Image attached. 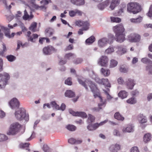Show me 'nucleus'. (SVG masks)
<instances>
[{
  "instance_id": "393cba45",
  "label": "nucleus",
  "mask_w": 152,
  "mask_h": 152,
  "mask_svg": "<svg viewBox=\"0 0 152 152\" xmlns=\"http://www.w3.org/2000/svg\"><path fill=\"white\" fill-rule=\"evenodd\" d=\"M82 142V140H75L73 138H71L68 140V142L71 144H79L81 143Z\"/></svg>"
},
{
  "instance_id": "5701e85b",
  "label": "nucleus",
  "mask_w": 152,
  "mask_h": 152,
  "mask_svg": "<svg viewBox=\"0 0 152 152\" xmlns=\"http://www.w3.org/2000/svg\"><path fill=\"white\" fill-rule=\"evenodd\" d=\"M34 17V15L32 14V12H30V15H29L26 10L24 11V15L23 17V18L25 20L28 19H31Z\"/></svg>"
},
{
  "instance_id": "f3484780",
  "label": "nucleus",
  "mask_w": 152,
  "mask_h": 152,
  "mask_svg": "<svg viewBox=\"0 0 152 152\" xmlns=\"http://www.w3.org/2000/svg\"><path fill=\"white\" fill-rule=\"evenodd\" d=\"M107 43H109V39L107 38H103L98 41V45L100 47L105 46Z\"/></svg>"
},
{
  "instance_id": "f257e3e1",
  "label": "nucleus",
  "mask_w": 152,
  "mask_h": 152,
  "mask_svg": "<svg viewBox=\"0 0 152 152\" xmlns=\"http://www.w3.org/2000/svg\"><path fill=\"white\" fill-rule=\"evenodd\" d=\"M78 81L79 83L84 87L86 90H88L87 87V85L90 87L91 91L94 94V96L95 98L98 97L99 98L100 103L98 104L99 107H104L106 104V101L105 99L103 100L102 97L99 96V91L95 84L93 83L90 80L88 79L86 80L85 81L83 80L78 78Z\"/></svg>"
},
{
  "instance_id": "680f3d73",
  "label": "nucleus",
  "mask_w": 152,
  "mask_h": 152,
  "mask_svg": "<svg viewBox=\"0 0 152 152\" xmlns=\"http://www.w3.org/2000/svg\"><path fill=\"white\" fill-rule=\"evenodd\" d=\"M76 10L69 11V15L71 17H73L76 15Z\"/></svg>"
},
{
  "instance_id": "bf43d9fd",
  "label": "nucleus",
  "mask_w": 152,
  "mask_h": 152,
  "mask_svg": "<svg viewBox=\"0 0 152 152\" xmlns=\"http://www.w3.org/2000/svg\"><path fill=\"white\" fill-rule=\"evenodd\" d=\"M29 143H22L20 145V148H23L27 147L29 145Z\"/></svg>"
},
{
  "instance_id": "c03bdc74",
  "label": "nucleus",
  "mask_w": 152,
  "mask_h": 152,
  "mask_svg": "<svg viewBox=\"0 0 152 152\" xmlns=\"http://www.w3.org/2000/svg\"><path fill=\"white\" fill-rule=\"evenodd\" d=\"M6 58L8 61L10 62H13L15 61L16 59V57L12 55H9L6 56Z\"/></svg>"
},
{
  "instance_id": "aec40b11",
  "label": "nucleus",
  "mask_w": 152,
  "mask_h": 152,
  "mask_svg": "<svg viewBox=\"0 0 152 152\" xmlns=\"http://www.w3.org/2000/svg\"><path fill=\"white\" fill-rule=\"evenodd\" d=\"M137 118L139 123L141 124L145 123L147 121V118L143 114H139L138 115Z\"/></svg>"
},
{
  "instance_id": "423d86ee",
  "label": "nucleus",
  "mask_w": 152,
  "mask_h": 152,
  "mask_svg": "<svg viewBox=\"0 0 152 152\" xmlns=\"http://www.w3.org/2000/svg\"><path fill=\"white\" fill-rule=\"evenodd\" d=\"M10 78L9 75L7 73L0 74V89H4L5 88Z\"/></svg>"
},
{
  "instance_id": "c9c22d12",
  "label": "nucleus",
  "mask_w": 152,
  "mask_h": 152,
  "mask_svg": "<svg viewBox=\"0 0 152 152\" xmlns=\"http://www.w3.org/2000/svg\"><path fill=\"white\" fill-rule=\"evenodd\" d=\"M102 73L105 76H108L110 73V71L108 69H105L102 68L101 69Z\"/></svg>"
},
{
  "instance_id": "bb28decb",
  "label": "nucleus",
  "mask_w": 152,
  "mask_h": 152,
  "mask_svg": "<svg viewBox=\"0 0 152 152\" xmlns=\"http://www.w3.org/2000/svg\"><path fill=\"white\" fill-rule=\"evenodd\" d=\"M142 18L141 17H139L136 18H132L130 19V21L133 23L135 24H137L140 23L142 21Z\"/></svg>"
},
{
  "instance_id": "338daca9",
  "label": "nucleus",
  "mask_w": 152,
  "mask_h": 152,
  "mask_svg": "<svg viewBox=\"0 0 152 152\" xmlns=\"http://www.w3.org/2000/svg\"><path fill=\"white\" fill-rule=\"evenodd\" d=\"M5 113L1 110H0V118H3L5 116Z\"/></svg>"
},
{
  "instance_id": "2eb2a0df",
  "label": "nucleus",
  "mask_w": 152,
  "mask_h": 152,
  "mask_svg": "<svg viewBox=\"0 0 152 152\" xmlns=\"http://www.w3.org/2000/svg\"><path fill=\"white\" fill-rule=\"evenodd\" d=\"M126 84L128 88L132 89L135 85V82L134 80L131 78H129L126 81Z\"/></svg>"
},
{
  "instance_id": "72a5a7b5",
  "label": "nucleus",
  "mask_w": 152,
  "mask_h": 152,
  "mask_svg": "<svg viewBox=\"0 0 152 152\" xmlns=\"http://www.w3.org/2000/svg\"><path fill=\"white\" fill-rule=\"evenodd\" d=\"M141 61L144 64H152V61L146 57L142 58L141 59Z\"/></svg>"
},
{
  "instance_id": "a18cd8bd",
  "label": "nucleus",
  "mask_w": 152,
  "mask_h": 152,
  "mask_svg": "<svg viewBox=\"0 0 152 152\" xmlns=\"http://www.w3.org/2000/svg\"><path fill=\"white\" fill-rule=\"evenodd\" d=\"M114 51V49L111 46H110L105 50V53L107 54H110L113 52Z\"/></svg>"
},
{
  "instance_id": "39448f33",
  "label": "nucleus",
  "mask_w": 152,
  "mask_h": 152,
  "mask_svg": "<svg viewBox=\"0 0 152 152\" xmlns=\"http://www.w3.org/2000/svg\"><path fill=\"white\" fill-rule=\"evenodd\" d=\"M21 125L18 123L15 122L12 124L7 134L9 135L16 134L20 131Z\"/></svg>"
},
{
  "instance_id": "052dcab7",
  "label": "nucleus",
  "mask_w": 152,
  "mask_h": 152,
  "mask_svg": "<svg viewBox=\"0 0 152 152\" xmlns=\"http://www.w3.org/2000/svg\"><path fill=\"white\" fill-rule=\"evenodd\" d=\"M102 108L100 107H95L92 109V110L94 112H98L100 110L102 109Z\"/></svg>"
},
{
  "instance_id": "4468645a",
  "label": "nucleus",
  "mask_w": 152,
  "mask_h": 152,
  "mask_svg": "<svg viewBox=\"0 0 152 152\" xmlns=\"http://www.w3.org/2000/svg\"><path fill=\"white\" fill-rule=\"evenodd\" d=\"M110 4V0H106L105 1L98 4L97 5V7L99 10H102L108 6Z\"/></svg>"
},
{
  "instance_id": "f8f14e48",
  "label": "nucleus",
  "mask_w": 152,
  "mask_h": 152,
  "mask_svg": "<svg viewBox=\"0 0 152 152\" xmlns=\"http://www.w3.org/2000/svg\"><path fill=\"white\" fill-rule=\"evenodd\" d=\"M54 51H56L55 48L50 45L45 47L43 50V54L45 55H50Z\"/></svg>"
},
{
  "instance_id": "3c124183",
  "label": "nucleus",
  "mask_w": 152,
  "mask_h": 152,
  "mask_svg": "<svg viewBox=\"0 0 152 152\" xmlns=\"http://www.w3.org/2000/svg\"><path fill=\"white\" fill-rule=\"evenodd\" d=\"M72 78L71 77L68 78L65 81V83L69 86L72 85Z\"/></svg>"
},
{
  "instance_id": "7ed1b4c3",
  "label": "nucleus",
  "mask_w": 152,
  "mask_h": 152,
  "mask_svg": "<svg viewBox=\"0 0 152 152\" xmlns=\"http://www.w3.org/2000/svg\"><path fill=\"white\" fill-rule=\"evenodd\" d=\"M15 116L18 120H22L24 119L26 121L29 120V115L26 114V110L23 108H19L18 110L15 112Z\"/></svg>"
},
{
  "instance_id": "4be33fe9",
  "label": "nucleus",
  "mask_w": 152,
  "mask_h": 152,
  "mask_svg": "<svg viewBox=\"0 0 152 152\" xmlns=\"http://www.w3.org/2000/svg\"><path fill=\"white\" fill-rule=\"evenodd\" d=\"M70 1L73 4L77 6H82L85 4L84 0H70Z\"/></svg>"
},
{
  "instance_id": "b1692460",
  "label": "nucleus",
  "mask_w": 152,
  "mask_h": 152,
  "mask_svg": "<svg viewBox=\"0 0 152 152\" xmlns=\"http://www.w3.org/2000/svg\"><path fill=\"white\" fill-rule=\"evenodd\" d=\"M1 28L2 30H3L4 33L5 35L9 38H11V35L10 34V30L9 28L5 27L3 26H1Z\"/></svg>"
},
{
  "instance_id": "603ef678",
  "label": "nucleus",
  "mask_w": 152,
  "mask_h": 152,
  "mask_svg": "<svg viewBox=\"0 0 152 152\" xmlns=\"http://www.w3.org/2000/svg\"><path fill=\"white\" fill-rule=\"evenodd\" d=\"M147 15L152 19V5H151L148 12L147 14Z\"/></svg>"
},
{
  "instance_id": "0e129e2a",
  "label": "nucleus",
  "mask_w": 152,
  "mask_h": 152,
  "mask_svg": "<svg viewBox=\"0 0 152 152\" xmlns=\"http://www.w3.org/2000/svg\"><path fill=\"white\" fill-rule=\"evenodd\" d=\"M92 126H93L92 127V129H90L91 130H95L99 126V124L97 123H95L94 124L92 125Z\"/></svg>"
},
{
  "instance_id": "6e6d98bb",
  "label": "nucleus",
  "mask_w": 152,
  "mask_h": 152,
  "mask_svg": "<svg viewBox=\"0 0 152 152\" xmlns=\"http://www.w3.org/2000/svg\"><path fill=\"white\" fill-rule=\"evenodd\" d=\"M118 83L120 85H123L124 83V81L121 77H119L117 79Z\"/></svg>"
},
{
  "instance_id": "6e6552de",
  "label": "nucleus",
  "mask_w": 152,
  "mask_h": 152,
  "mask_svg": "<svg viewBox=\"0 0 152 152\" xmlns=\"http://www.w3.org/2000/svg\"><path fill=\"white\" fill-rule=\"evenodd\" d=\"M20 103L18 100L16 98H14L9 102V105L10 108L12 109L18 108L19 106Z\"/></svg>"
},
{
  "instance_id": "20e7f679",
  "label": "nucleus",
  "mask_w": 152,
  "mask_h": 152,
  "mask_svg": "<svg viewBox=\"0 0 152 152\" xmlns=\"http://www.w3.org/2000/svg\"><path fill=\"white\" fill-rule=\"evenodd\" d=\"M127 11L129 12L136 14L140 12L141 10V6L139 3L135 2H131L128 4Z\"/></svg>"
},
{
  "instance_id": "4c0bfd02",
  "label": "nucleus",
  "mask_w": 152,
  "mask_h": 152,
  "mask_svg": "<svg viewBox=\"0 0 152 152\" xmlns=\"http://www.w3.org/2000/svg\"><path fill=\"white\" fill-rule=\"evenodd\" d=\"M101 84L105 85L108 87H110V85L107 79L102 78Z\"/></svg>"
},
{
  "instance_id": "4d7b16f0",
  "label": "nucleus",
  "mask_w": 152,
  "mask_h": 152,
  "mask_svg": "<svg viewBox=\"0 0 152 152\" xmlns=\"http://www.w3.org/2000/svg\"><path fill=\"white\" fill-rule=\"evenodd\" d=\"M83 60L81 58H77L74 61V63L75 64H78L82 62Z\"/></svg>"
},
{
  "instance_id": "2f4dec72",
  "label": "nucleus",
  "mask_w": 152,
  "mask_h": 152,
  "mask_svg": "<svg viewBox=\"0 0 152 152\" xmlns=\"http://www.w3.org/2000/svg\"><path fill=\"white\" fill-rule=\"evenodd\" d=\"M37 23L35 22H33L31 24L30 26L29 27V29L33 32H35L37 31L36 29Z\"/></svg>"
},
{
  "instance_id": "a19ab883",
  "label": "nucleus",
  "mask_w": 152,
  "mask_h": 152,
  "mask_svg": "<svg viewBox=\"0 0 152 152\" xmlns=\"http://www.w3.org/2000/svg\"><path fill=\"white\" fill-rule=\"evenodd\" d=\"M113 135L115 137H120L121 134L120 132L117 129H115L113 131Z\"/></svg>"
},
{
  "instance_id": "e433bc0d",
  "label": "nucleus",
  "mask_w": 152,
  "mask_h": 152,
  "mask_svg": "<svg viewBox=\"0 0 152 152\" xmlns=\"http://www.w3.org/2000/svg\"><path fill=\"white\" fill-rule=\"evenodd\" d=\"M95 40V37L93 36H91L86 40V43L88 44H90L92 43Z\"/></svg>"
},
{
  "instance_id": "09e8293b",
  "label": "nucleus",
  "mask_w": 152,
  "mask_h": 152,
  "mask_svg": "<svg viewBox=\"0 0 152 152\" xmlns=\"http://www.w3.org/2000/svg\"><path fill=\"white\" fill-rule=\"evenodd\" d=\"M8 139L6 135L0 133V142L5 141Z\"/></svg>"
},
{
  "instance_id": "7c9ffc66",
  "label": "nucleus",
  "mask_w": 152,
  "mask_h": 152,
  "mask_svg": "<svg viewBox=\"0 0 152 152\" xmlns=\"http://www.w3.org/2000/svg\"><path fill=\"white\" fill-rule=\"evenodd\" d=\"M114 117L115 119L119 121H123L124 119V118L119 112L116 113L114 115Z\"/></svg>"
},
{
  "instance_id": "864d4df0",
  "label": "nucleus",
  "mask_w": 152,
  "mask_h": 152,
  "mask_svg": "<svg viewBox=\"0 0 152 152\" xmlns=\"http://www.w3.org/2000/svg\"><path fill=\"white\" fill-rule=\"evenodd\" d=\"M31 34V32L30 31H28L27 32V36L28 37V40L32 42H34V41L33 40V38L32 37L30 36V35Z\"/></svg>"
},
{
  "instance_id": "9d476101",
  "label": "nucleus",
  "mask_w": 152,
  "mask_h": 152,
  "mask_svg": "<svg viewBox=\"0 0 152 152\" xmlns=\"http://www.w3.org/2000/svg\"><path fill=\"white\" fill-rule=\"evenodd\" d=\"M108 58L105 56H102L99 59L98 63L102 66L107 67L108 65Z\"/></svg>"
},
{
  "instance_id": "37998d69",
  "label": "nucleus",
  "mask_w": 152,
  "mask_h": 152,
  "mask_svg": "<svg viewBox=\"0 0 152 152\" xmlns=\"http://www.w3.org/2000/svg\"><path fill=\"white\" fill-rule=\"evenodd\" d=\"M76 57V55L72 53H70L66 54L65 56V58L69 59H72Z\"/></svg>"
},
{
  "instance_id": "473e14b6",
  "label": "nucleus",
  "mask_w": 152,
  "mask_h": 152,
  "mask_svg": "<svg viewBox=\"0 0 152 152\" xmlns=\"http://www.w3.org/2000/svg\"><path fill=\"white\" fill-rule=\"evenodd\" d=\"M119 70L120 72L123 73H127L128 71V69L124 65L120 66Z\"/></svg>"
},
{
  "instance_id": "8fccbe9b",
  "label": "nucleus",
  "mask_w": 152,
  "mask_h": 152,
  "mask_svg": "<svg viewBox=\"0 0 152 152\" xmlns=\"http://www.w3.org/2000/svg\"><path fill=\"white\" fill-rule=\"evenodd\" d=\"M146 70L149 73L152 74V64H148L146 66Z\"/></svg>"
},
{
  "instance_id": "dca6fc26",
  "label": "nucleus",
  "mask_w": 152,
  "mask_h": 152,
  "mask_svg": "<svg viewBox=\"0 0 152 152\" xmlns=\"http://www.w3.org/2000/svg\"><path fill=\"white\" fill-rule=\"evenodd\" d=\"M121 0H112L110 1L109 8L111 10H113L120 3Z\"/></svg>"
},
{
  "instance_id": "a878e982",
  "label": "nucleus",
  "mask_w": 152,
  "mask_h": 152,
  "mask_svg": "<svg viewBox=\"0 0 152 152\" xmlns=\"http://www.w3.org/2000/svg\"><path fill=\"white\" fill-rule=\"evenodd\" d=\"M90 75L92 74L91 77L94 79L96 82L99 84H101V83L102 79H100L96 75L93 71H91L90 73Z\"/></svg>"
},
{
  "instance_id": "79ce46f5",
  "label": "nucleus",
  "mask_w": 152,
  "mask_h": 152,
  "mask_svg": "<svg viewBox=\"0 0 152 152\" xmlns=\"http://www.w3.org/2000/svg\"><path fill=\"white\" fill-rule=\"evenodd\" d=\"M45 34L47 36L50 37L53 34V31L50 28H47L45 31Z\"/></svg>"
},
{
  "instance_id": "f03ea898",
  "label": "nucleus",
  "mask_w": 152,
  "mask_h": 152,
  "mask_svg": "<svg viewBox=\"0 0 152 152\" xmlns=\"http://www.w3.org/2000/svg\"><path fill=\"white\" fill-rule=\"evenodd\" d=\"M114 31L115 34V37L112 34H109L108 39H109V43H112L114 39L120 43L124 42L125 37L124 33V29L123 26L121 24L116 26L114 27Z\"/></svg>"
},
{
  "instance_id": "e2e57ef3",
  "label": "nucleus",
  "mask_w": 152,
  "mask_h": 152,
  "mask_svg": "<svg viewBox=\"0 0 152 152\" xmlns=\"http://www.w3.org/2000/svg\"><path fill=\"white\" fill-rule=\"evenodd\" d=\"M48 147L47 145L44 144L42 148V149L45 151L46 152L48 149Z\"/></svg>"
},
{
  "instance_id": "cd10ccee",
  "label": "nucleus",
  "mask_w": 152,
  "mask_h": 152,
  "mask_svg": "<svg viewBox=\"0 0 152 152\" xmlns=\"http://www.w3.org/2000/svg\"><path fill=\"white\" fill-rule=\"evenodd\" d=\"M128 95V93L125 91H121L118 94V96L122 99L126 98Z\"/></svg>"
},
{
  "instance_id": "9b49d317",
  "label": "nucleus",
  "mask_w": 152,
  "mask_h": 152,
  "mask_svg": "<svg viewBox=\"0 0 152 152\" xmlns=\"http://www.w3.org/2000/svg\"><path fill=\"white\" fill-rule=\"evenodd\" d=\"M69 112L70 114L74 116H80L84 118H86L87 117V115L84 112H75L71 109L69 110Z\"/></svg>"
},
{
  "instance_id": "6ab92c4d",
  "label": "nucleus",
  "mask_w": 152,
  "mask_h": 152,
  "mask_svg": "<svg viewBox=\"0 0 152 152\" xmlns=\"http://www.w3.org/2000/svg\"><path fill=\"white\" fill-rule=\"evenodd\" d=\"M120 148V146L118 144H112L109 147V149L111 152H117Z\"/></svg>"
},
{
  "instance_id": "49530a36",
  "label": "nucleus",
  "mask_w": 152,
  "mask_h": 152,
  "mask_svg": "<svg viewBox=\"0 0 152 152\" xmlns=\"http://www.w3.org/2000/svg\"><path fill=\"white\" fill-rule=\"evenodd\" d=\"M126 102L128 103L132 104L136 103L137 101L135 98L132 97L127 100Z\"/></svg>"
},
{
  "instance_id": "c85d7f7f",
  "label": "nucleus",
  "mask_w": 152,
  "mask_h": 152,
  "mask_svg": "<svg viewBox=\"0 0 152 152\" xmlns=\"http://www.w3.org/2000/svg\"><path fill=\"white\" fill-rule=\"evenodd\" d=\"M65 95L69 98L72 97L75 95L74 93L71 90H67L65 93Z\"/></svg>"
},
{
  "instance_id": "412c9836",
  "label": "nucleus",
  "mask_w": 152,
  "mask_h": 152,
  "mask_svg": "<svg viewBox=\"0 0 152 152\" xmlns=\"http://www.w3.org/2000/svg\"><path fill=\"white\" fill-rule=\"evenodd\" d=\"M116 48L118 50L116 52L119 54L122 55L127 52V50L126 48L121 46H117Z\"/></svg>"
},
{
  "instance_id": "de8ad7c7",
  "label": "nucleus",
  "mask_w": 152,
  "mask_h": 152,
  "mask_svg": "<svg viewBox=\"0 0 152 152\" xmlns=\"http://www.w3.org/2000/svg\"><path fill=\"white\" fill-rule=\"evenodd\" d=\"M111 20L112 22L116 23H119L121 21V19L117 17H111Z\"/></svg>"
},
{
  "instance_id": "58836bf2",
  "label": "nucleus",
  "mask_w": 152,
  "mask_h": 152,
  "mask_svg": "<svg viewBox=\"0 0 152 152\" xmlns=\"http://www.w3.org/2000/svg\"><path fill=\"white\" fill-rule=\"evenodd\" d=\"M95 117L91 114L88 115V118L87 121L89 123H91L94 121Z\"/></svg>"
},
{
  "instance_id": "5fc2aeb1",
  "label": "nucleus",
  "mask_w": 152,
  "mask_h": 152,
  "mask_svg": "<svg viewBox=\"0 0 152 152\" xmlns=\"http://www.w3.org/2000/svg\"><path fill=\"white\" fill-rule=\"evenodd\" d=\"M103 91H104V93L107 96V99L108 100H110L113 98V97L109 94L107 91L106 90H104Z\"/></svg>"
},
{
  "instance_id": "ddd939ff",
  "label": "nucleus",
  "mask_w": 152,
  "mask_h": 152,
  "mask_svg": "<svg viewBox=\"0 0 152 152\" xmlns=\"http://www.w3.org/2000/svg\"><path fill=\"white\" fill-rule=\"evenodd\" d=\"M51 104L52 106V107L57 110L64 111L66 108V105L64 103L61 104L60 107L57 104L55 101L52 102Z\"/></svg>"
},
{
  "instance_id": "a211bd4d",
  "label": "nucleus",
  "mask_w": 152,
  "mask_h": 152,
  "mask_svg": "<svg viewBox=\"0 0 152 152\" xmlns=\"http://www.w3.org/2000/svg\"><path fill=\"white\" fill-rule=\"evenodd\" d=\"M134 126L132 124H128L126 127H124L122 129L123 132L131 133L134 131Z\"/></svg>"
},
{
  "instance_id": "774afa93",
  "label": "nucleus",
  "mask_w": 152,
  "mask_h": 152,
  "mask_svg": "<svg viewBox=\"0 0 152 152\" xmlns=\"http://www.w3.org/2000/svg\"><path fill=\"white\" fill-rule=\"evenodd\" d=\"M144 27L145 28H152V24H147L144 25Z\"/></svg>"
},
{
  "instance_id": "ea45409f",
  "label": "nucleus",
  "mask_w": 152,
  "mask_h": 152,
  "mask_svg": "<svg viewBox=\"0 0 152 152\" xmlns=\"http://www.w3.org/2000/svg\"><path fill=\"white\" fill-rule=\"evenodd\" d=\"M66 128L69 131H74L75 130L76 127L73 125L69 124L66 126Z\"/></svg>"
},
{
  "instance_id": "69168bd1",
  "label": "nucleus",
  "mask_w": 152,
  "mask_h": 152,
  "mask_svg": "<svg viewBox=\"0 0 152 152\" xmlns=\"http://www.w3.org/2000/svg\"><path fill=\"white\" fill-rule=\"evenodd\" d=\"M22 43L20 41H18L17 42V47L16 48V50H18L20 49V46H21L22 47Z\"/></svg>"
},
{
  "instance_id": "1a4fd4ad",
  "label": "nucleus",
  "mask_w": 152,
  "mask_h": 152,
  "mask_svg": "<svg viewBox=\"0 0 152 152\" xmlns=\"http://www.w3.org/2000/svg\"><path fill=\"white\" fill-rule=\"evenodd\" d=\"M76 25L79 26H82L84 31H86L89 29V23L87 21H78L76 22Z\"/></svg>"
},
{
  "instance_id": "0eeeda50",
  "label": "nucleus",
  "mask_w": 152,
  "mask_h": 152,
  "mask_svg": "<svg viewBox=\"0 0 152 152\" xmlns=\"http://www.w3.org/2000/svg\"><path fill=\"white\" fill-rule=\"evenodd\" d=\"M140 35L135 33H132L128 36V39L131 42H137L140 40Z\"/></svg>"
},
{
  "instance_id": "c756f323",
  "label": "nucleus",
  "mask_w": 152,
  "mask_h": 152,
  "mask_svg": "<svg viewBox=\"0 0 152 152\" xmlns=\"http://www.w3.org/2000/svg\"><path fill=\"white\" fill-rule=\"evenodd\" d=\"M151 135L149 133L145 134L143 137V141L145 143L149 142L151 139Z\"/></svg>"
},
{
  "instance_id": "f704fd0d",
  "label": "nucleus",
  "mask_w": 152,
  "mask_h": 152,
  "mask_svg": "<svg viewBox=\"0 0 152 152\" xmlns=\"http://www.w3.org/2000/svg\"><path fill=\"white\" fill-rule=\"evenodd\" d=\"M118 64V61L114 59H112L110 61V67L113 68L116 66Z\"/></svg>"
},
{
  "instance_id": "13d9d810",
  "label": "nucleus",
  "mask_w": 152,
  "mask_h": 152,
  "mask_svg": "<svg viewBox=\"0 0 152 152\" xmlns=\"http://www.w3.org/2000/svg\"><path fill=\"white\" fill-rule=\"evenodd\" d=\"M131 152H139V151L138 147H134L131 148Z\"/></svg>"
}]
</instances>
